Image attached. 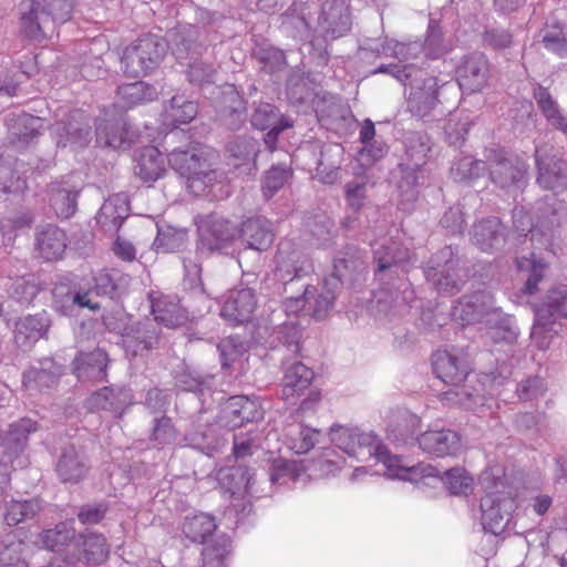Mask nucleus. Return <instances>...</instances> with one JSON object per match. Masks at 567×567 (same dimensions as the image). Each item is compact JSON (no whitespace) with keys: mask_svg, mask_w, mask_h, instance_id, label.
Here are the masks:
<instances>
[{"mask_svg":"<svg viewBox=\"0 0 567 567\" xmlns=\"http://www.w3.org/2000/svg\"><path fill=\"white\" fill-rule=\"evenodd\" d=\"M166 42L155 34H145L123 51L121 64L128 76H145L155 70L166 54Z\"/></svg>","mask_w":567,"mask_h":567,"instance_id":"6e6552de","label":"nucleus"},{"mask_svg":"<svg viewBox=\"0 0 567 567\" xmlns=\"http://www.w3.org/2000/svg\"><path fill=\"white\" fill-rule=\"evenodd\" d=\"M109 358L102 349L81 352L73 360V372L80 381H103Z\"/></svg>","mask_w":567,"mask_h":567,"instance_id":"bb28decb","label":"nucleus"},{"mask_svg":"<svg viewBox=\"0 0 567 567\" xmlns=\"http://www.w3.org/2000/svg\"><path fill=\"white\" fill-rule=\"evenodd\" d=\"M37 430V423L28 417L20 419L10 425L4 439L6 446L2 449L6 455L0 461V502L3 498L4 488L10 481L7 462H12V455H17L25 447L28 436Z\"/></svg>","mask_w":567,"mask_h":567,"instance_id":"2eb2a0df","label":"nucleus"},{"mask_svg":"<svg viewBox=\"0 0 567 567\" xmlns=\"http://www.w3.org/2000/svg\"><path fill=\"white\" fill-rule=\"evenodd\" d=\"M487 168L486 162L465 156L451 167V175L456 182L478 178Z\"/></svg>","mask_w":567,"mask_h":567,"instance_id":"13d9d810","label":"nucleus"},{"mask_svg":"<svg viewBox=\"0 0 567 567\" xmlns=\"http://www.w3.org/2000/svg\"><path fill=\"white\" fill-rule=\"evenodd\" d=\"M235 236V229L224 219H215L199 227L200 241L208 249H221Z\"/></svg>","mask_w":567,"mask_h":567,"instance_id":"a18cd8bd","label":"nucleus"},{"mask_svg":"<svg viewBox=\"0 0 567 567\" xmlns=\"http://www.w3.org/2000/svg\"><path fill=\"white\" fill-rule=\"evenodd\" d=\"M128 200L125 194L110 196L100 208L97 223L104 229H118L124 219L128 216Z\"/></svg>","mask_w":567,"mask_h":567,"instance_id":"f704fd0d","label":"nucleus"},{"mask_svg":"<svg viewBox=\"0 0 567 567\" xmlns=\"http://www.w3.org/2000/svg\"><path fill=\"white\" fill-rule=\"evenodd\" d=\"M72 12L69 0H35L28 12H22L21 30L24 35L34 41H41L51 35L58 23L66 22Z\"/></svg>","mask_w":567,"mask_h":567,"instance_id":"39448f33","label":"nucleus"},{"mask_svg":"<svg viewBox=\"0 0 567 567\" xmlns=\"http://www.w3.org/2000/svg\"><path fill=\"white\" fill-rule=\"evenodd\" d=\"M368 184L363 179H353L346 184L344 195L347 204L354 210L364 206Z\"/></svg>","mask_w":567,"mask_h":567,"instance_id":"774afa93","label":"nucleus"},{"mask_svg":"<svg viewBox=\"0 0 567 567\" xmlns=\"http://www.w3.org/2000/svg\"><path fill=\"white\" fill-rule=\"evenodd\" d=\"M341 464L342 458L336 456L332 450H327L319 458L307 463L308 474H310V477H326L333 475L341 468Z\"/></svg>","mask_w":567,"mask_h":567,"instance_id":"bf43d9fd","label":"nucleus"},{"mask_svg":"<svg viewBox=\"0 0 567 567\" xmlns=\"http://www.w3.org/2000/svg\"><path fill=\"white\" fill-rule=\"evenodd\" d=\"M61 367L52 359L47 358L40 362V367H32L23 373V386L29 390L49 389L53 386L61 375Z\"/></svg>","mask_w":567,"mask_h":567,"instance_id":"c9c22d12","label":"nucleus"},{"mask_svg":"<svg viewBox=\"0 0 567 567\" xmlns=\"http://www.w3.org/2000/svg\"><path fill=\"white\" fill-rule=\"evenodd\" d=\"M215 158L216 154L212 148L194 143L186 150L172 151L168 163L175 172L187 179V188L199 195L216 177L212 168Z\"/></svg>","mask_w":567,"mask_h":567,"instance_id":"7ed1b4c3","label":"nucleus"},{"mask_svg":"<svg viewBox=\"0 0 567 567\" xmlns=\"http://www.w3.org/2000/svg\"><path fill=\"white\" fill-rule=\"evenodd\" d=\"M251 124L258 130H269L265 136V144L270 152L276 148L278 135L286 128L292 127V121L281 115L277 109L269 103H260L251 116Z\"/></svg>","mask_w":567,"mask_h":567,"instance_id":"6ab92c4d","label":"nucleus"},{"mask_svg":"<svg viewBox=\"0 0 567 567\" xmlns=\"http://www.w3.org/2000/svg\"><path fill=\"white\" fill-rule=\"evenodd\" d=\"M50 327V318L45 311L19 318L14 327V341L20 347H28L43 338Z\"/></svg>","mask_w":567,"mask_h":567,"instance_id":"cd10ccee","label":"nucleus"},{"mask_svg":"<svg viewBox=\"0 0 567 567\" xmlns=\"http://www.w3.org/2000/svg\"><path fill=\"white\" fill-rule=\"evenodd\" d=\"M426 280L442 295H452L460 290L465 274L458 268V259L451 247L440 250L424 270Z\"/></svg>","mask_w":567,"mask_h":567,"instance_id":"9b49d317","label":"nucleus"},{"mask_svg":"<svg viewBox=\"0 0 567 567\" xmlns=\"http://www.w3.org/2000/svg\"><path fill=\"white\" fill-rule=\"evenodd\" d=\"M485 157L494 184L504 189L522 187L527 172L523 161L508 156L503 150H489Z\"/></svg>","mask_w":567,"mask_h":567,"instance_id":"f8f14e48","label":"nucleus"},{"mask_svg":"<svg viewBox=\"0 0 567 567\" xmlns=\"http://www.w3.org/2000/svg\"><path fill=\"white\" fill-rule=\"evenodd\" d=\"M518 270L527 271L528 276L524 286V292L527 295H534L538 290V284L544 279L547 262L543 259H537L535 254L530 255V258L522 257L516 259Z\"/></svg>","mask_w":567,"mask_h":567,"instance_id":"603ef678","label":"nucleus"},{"mask_svg":"<svg viewBox=\"0 0 567 567\" xmlns=\"http://www.w3.org/2000/svg\"><path fill=\"white\" fill-rule=\"evenodd\" d=\"M215 518L205 513L185 516L182 534L192 543L205 544L216 530Z\"/></svg>","mask_w":567,"mask_h":567,"instance_id":"58836bf2","label":"nucleus"},{"mask_svg":"<svg viewBox=\"0 0 567 567\" xmlns=\"http://www.w3.org/2000/svg\"><path fill=\"white\" fill-rule=\"evenodd\" d=\"M74 174L54 182L49 187V202L56 216L70 218L76 210V199L81 190Z\"/></svg>","mask_w":567,"mask_h":567,"instance_id":"4be33fe9","label":"nucleus"},{"mask_svg":"<svg viewBox=\"0 0 567 567\" xmlns=\"http://www.w3.org/2000/svg\"><path fill=\"white\" fill-rule=\"evenodd\" d=\"M241 236L249 248L258 251L268 249L275 239L272 224L265 217L246 220L241 227Z\"/></svg>","mask_w":567,"mask_h":567,"instance_id":"473e14b6","label":"nucleus"},{"mask_svg":"<svg viewBox=\"0 0 567 567\" xmlns=\"http://www.w3.org/2000/svg\"><path fill=\"white\" fill-rule=\"evenodd\" d=\"M319 431L302 424L290 425L287 430L288 446L297 454L310 451L318 442Z\"/></svg>","mask_w":567,"mask_h":567,"instance_id":"6e6d98bb","label":"nucleus"},{"mask_svg":"<svg viewBox=\"0 0 567 567\" xmlns=\"http://www.w3.org/2000/svg\"><path fill=\"white\" fill-rule=\"evenodd\" d=\"M349 6L344 0L327 1L318 18V31L326 40H336L346 35L351 29Z\"/></svg>","mask_w":567,"mask_h":567,"instance_id":"a211bd4d","label":"nucleus"},{"mask_svg":"<svg viewBox=\"0 0 567 567\" xmlns=\"http://www.w3.org/2000/svg\"><path fill=\"white\" fill-rule=\"evenodd\" d=\"M25 544L12 533L0 537V565L3 567H28L22 558Z\"/></svg>","mask_w":567,"mask_h":567,"instance_id":"3c124183","label":"nucleus"},{"mask_svg":"<svg viewBox=\"0 0 567 567\" xmlns=\"http://www.w3.org/2000/svg\"><path fill=\"white\" fill-rule=\"evenodd\" d=\"M513 223L520 235L527 237L529 234V239L533 244L537 241L540 246H547L550 243L553 237L551 231L543 230L540 227L534 226L523 207L513 210Z\"/></svg>","mask_w":567,"mask_h":567,"instance_id":"5fc2aeb1","label":"nucleus"},{"mask_svg":"<svg viewBox=\"0 0 567 567\" xmlns=\"http://www.w3.org/2000/svg\"><path fill=\"white\" fill-rule=\"evenodd\" d=\"M126 123L122 116L106 118L101 117L96 122V142L100 145L121 148L130 146L132 138L128 136Z\"/></svg>","mask_w":567,"mask_h":567,"instance_id":"c756f323","label":"nucleus"},{"mask_svg":"<svg viewBox=\"0 0 567 567\" xmlns=\"http://www.w3.org/2000/svg\"><path fill=\"white\" fill-rule=\"evenodd\" d=\"M330 440L339 450L358 461L374 458L377 464L383 466V475L389 478L419 482L422 478L440 477L439 470L431 464L408 465L403 463L401 457L391 454L372 433L336 425L331 427Z\"/></svg>","mask_w":567,"mask_h":567,"instance_id":"f03ea898","label":"nucleus"},{"mask_svg":"<svg viewBox=\"0 0 567 567\" xmlns=\"http://www.w3.org/2000/svg\"><path fill=\"white\" fill-rule=\"evenodd\" d=\"M534 99L548 124L567 134V117L563 114L557 101L551 96L548 90L537 85L534 89Z\"/></svg>","mask_w":567,"mask_h":567,"instance_id":"c03bdc74","label":"nucleus"},{"mask_svg":"<svg viewBox=\"0 0 567 567\" xmlns=\"http://www.w3.org/2000/svg\"><path fill=\"white\" fill-rule=\"evenodd\" d=\"M117 96L122 107H133L153 101L157 96V91L143 81H136L120 85Z\"/></svg>","mask_w":567,"mask_h":567,"instance_id":"49530a36","label":"nucleus"},{"mask_svg":"<svg viewBox=\"0 0 567 567\" xmlns=\"http://www.w3.org/2000/svg\"><path fill=\"white\" fill-rule=\"evenodd\" d=\"M82 113L74 111L70 115L68 123L63 121H56L51 132L55 138L58 147L70 146L72 148L85 147L91 141L90 127L87 124H82L80 120Z\"/></svg>","mask_w":567,"mask_h":567,"instance_id":"b1692460","label":"nucleus"},{"mask_svg":"<svg viewBox=\"0 0 567 567\" xmlns=\"http://www.w3.org/2000/svg\"><path fill=\"white\" fill-rule=\"evenodd\" d=\"M291 172L282 165L272 166L265 175L262 192L266 198L272 197L290 177Z\"/></svg>","mask_w":567,"mask_h":567,"instance_id":"0e129e2a","label":"nucleus"},{"mask_svg":"<svg viewBox=\"0 0 567 567\" xmlns=\"http://www.w3.org/2000/svg\"><path fill=\"white\" fill-rule=\"evenodd\" d=\"M82 554L87 564L99 565L106 560L110 546L102 534L87 533L81 536Z\"/></svg>","mask_w":567,"mask_h":567,"instance_id":"864d4df0","label":"nucleus"},{"mask_svg":"<svg viewBox=\"0 0 567 567\" xmlns=\"http://www.w3.org/2000/svg\"><path fill=\"white\" fill-rule=\"evenodd\" d=\"M388 73L409 86L408 111L419 118H437L456 109L460 87L454 81H444L416 68L414 64H382L371 74Z\"/></svg>","mask_w":567,"mask_h":567,"instance_id":"f257e3e1","label":"nucleus"},{"mask_svg":"<svg viewBox=\"0 0 567 567\" xmlns=\"http://www.w3.org/2000/svg\"><path fill=\"white\" fill-rule=\"evenodd\" d=\"M310 6L308 3H293L281 16V29L293 39H311Z\"/></svg>","mask_w":567,"mask_h":567,"instance_id":"7c9ffc66","label":"nucleus"},{"mask_svg":"<svg viewBox=\"0 0 567 567\" xmlns=\"http://www.w3.org/2000/svg\"><path fill=\"white\" fill-rule=\"evenodd\" d=\"M6 287L10 297L20 303H30L40 291L37 277L29 272L19 276L10 271Z\"/></svg>","mask_w":567,"mask_h":567,"instance_id":"37998d69","label":"nucleus"},{"mask_svg":"<svg viewBox=\"0 0 567 567\" xmlns=\"http://www.w3.org/2000/svg\"><path fill=\"white\" fill-rule=\"evenodd\" d=\"M197 112L198 106L194 101L186 99L184 95H175L165 109L164 122L173 126L187 124L195 118Z\"/></svg>","mask_w":567,"mask_h":567,"instance_id":"de8ad7c7","label":"nucleus"},{"mask_svg":"<svg viewBox=\"0 0 567 567\" xmlns=\"http://www.w3.org/2000/svg\"><path fill=\"white\" fill-rule=\"evenodd\" d=\"M432 367L436 377L446 384L460 385L468 374L465 352L461 349H440L432 354Z\"/></svg>","mask_w":567,"mask_h":567,"instance_id":"4468645a","label":"nucleus"},{"mask_svg":"<svg viewBox=\"0 0 567 567\" xmlns=\"http://www.w3.org/2000/svg\"><path fill=\"white\" fill-rule=\"evenodd\" d=\"M56 472L63 482H79L87 472L84 456L74 446L65 447L56 463Z\"/></svg>","mask_w":567,"mask_h":567,"instance_id":"ea45409f","label":"nucleus"},{"mask_svg":"<svg viewBox=\"0 0 567 567\" xmlns=\"http://www.w3.org/2000/svg\"><path fill=\"white\" fill-rule=\"evenodd\" d=\"M256 306L257 299L252 289H233L225 296L220 316L234 324L244 323L250 319Z\"/></svg>","mask_w":567,"mask_h":567,"instance_id":"aec40b11","label":"nucleus"},{"mask_svg":"<svg viewBox=\"0 0 567 567\" xmlns=\"http://www.w3.org/2000/svg\"><path fill=\"white\" fill-rule=\"evenodd\" d=\"M41 508L42 506L38 498L11 501L7 507L4 520L10 526L18 525L21 522L34 518Z\"/></svg>","mask_w":567,"mask_h":567,"instance_id":"4d7b16f0","label":"nucleus"},{"mask_svg":"<svg viewBox=\"0 0 567 567\" xmlns=\"http://www.w3.org/2000/svg\"><path fill=\"white\" fill-rule=\"evenodd\" d=\"M495 310L493 296L487 291H476L460 299L452 307L451 316L462 324L486 323Z\"/></svg>","mask_w":567,"mask_h":567,"instance_id":"dca6fc26","label":"nucleus"},{"mask_svg":"<svg viewBox=\"0 0 567 567\" xmlns=\"http://www.w3.org/2000/svg\"><path fill=\"white\" fill-rule=\"evenodd\" d=\"M132 399L131 391L125 388L105 386L87 399V408L92 411H107L120 416L132 404Z\"/></svg>","mask_w":567,"mask_h":567,"instance_id":"393cba45","label":"nucleus"},{"mask_svg":"<svg viewBox=\"0 0 567 567\" xmlns=\"http://www.w3.org/2000/svg\"><path fill=\"white\" fill-rule=\"evenodd\" d=\"M262 416L256 401L244 395L231 396L224 404L220 413V424L230 430L240 427L245 422H252Z\"/></svg>","mask_w":567,"mask_h":567,"instance_id":"412c9836","label":"nucleus"},{"mask_svg":"<svg viewBox=\"0 0 567 567\" xmlns=\"http://www.w3.org/2000/svg\"><path fill=\"white\" fill-rule=\"evenodd\" d=\"M534 316L530 339L539 350L545 351L559 333V321L567 318V285L549 289L534 307Z\"/></svg>","mask_w":567,"mask_h":567,"instance_id":"20e7f679","label":"nucleus"},{"mask_svg":"<svg viewBox=\"0 0 567 567\" xmlns=\"http://www.w3.org/2000/svg\"><path fill=\"white\" fill-rule=\"evenodd\" d=\"M486 324L489 327V336L495 343L513 344L519 337V329L514 317L503 313L499 308H496Z\"/></svg>","mask_w":567,"mask_h":567,"instance_id":"a19ab883","label":"nucleus"},{"mask_svg":"<svg viewBox=\"0 0 567 567\" xmlns=\"http://www.w3.org/2000/svg\"><path fill=\"white\" fill-rule=\"evenodd\" d=\"M440 480L445 484L450 493L454 495H466L473 487V477L461 467L446 471Z\"/></svg>","mask_w":567,"mask_h":567,"instance_id":"052dcab7","label":"nucleus"},{"mask_svg":"<svg viewBox=\"0 0 567 567\" xmlns=\"http://www.w3.org/2000/svg\"><path fill=\"white\" fill-rule=\"evenodd\" d=\"M420 423V419L413 414L404 419L408 436L402 439V443H408L409 439L415 440L424 453L434 457L455 456L462 451L461 436L456 431L432 426L419 433Z\"/></svg>","mask_w":567,"mask_h":567,"instance_id":"0eeeda50","label":"nucleus"},{"mask_svg":"<svg viewBox=\"0 0 567 567\" xmlns=\"http://www.w3.org/2000/svg\"><path fill=\"white\" fill-rule=\"evenodd\" d=\"M196 33L194 28L186 30V35H177L175 41V48L173 49L176 59L182 65L187 66V79L192 83L203 84L213 81L215 69L210 63L202 60V54L205 48L195 41L194 34Z\"/></svg>","mask_w":567,"mask_h":567,"instance_id":"1a4fd4ad","label":"nucleus"},{"mask_svg":"<svg viewBox=\"0 0 567 567\" xmlns=\"http://www.w3.org/2000/svg\"><path fill=\"white\" fill-rule=\"evenodd\" d=\"M65 248V233L56 226L48 225L38 233L37 249L42 258L49 261L60 259Z\"/></svg>","mask_w":567,"mask_h":567,"instance_id":"e433bc0d","label":"nucleus"},{"mask_svg":"<svg viewBox=\"0 0 567 567\" xmlns=\"http://www.w3.org/2000/svg\"><path fill=\"white\" fill-rule=\"evenodd\" d=\"M230 155L244 164H255L258 143L250 137H239L228 144Z\"/></svg>","mask_w":567,"mask_h":567,"instance_id":"e2e57ef3","label":"nucleus"},{"mask_svg":"<svg viewBox=\"0 0 567 567\" xmlns=\"http://www.w3.org/2000/svg\"><path fill=\"white\" fill-rule=\"evenodd\" d=\"M551 146L542 145L535 148V159L538 168L537 182L543 188L553 189L560 202L567 199V165L550 154Z\"/></svg>","mask_w":567,"mask_h":567,"instance_id":"ddd939ff","label":"nucleus"},{"mask_svg":"<svg viewBox=\"0 0 567 567\" xmlns=\"http://www.w3.org/2000/svg\"><path fill=\"white\" fill-rule=\"evenodd\" d=\"M150 300L152 313L158 323L175 328L188 320L189 312L181 305L177 296L153 292L150 295Z\"/></svg>","mask_w":567,"mask_h":567,"instance_id":"5701e85b","label":"nucleus"},{"mask_svg":"<svg viewBox=\"0 0 567 567\" xmlns=\"http://www.w3.org/2000/svg\"><path fill=\"white\" fill-rule=\"evenodd\" d=\"M373 257L379 271H384L410 260V251L401 248L399 243L393 239H382L373 245Z\"/></svg>","mask_w":567,"mask_h":567,"instance_id":"4c0bfd02","label":"nucleus"},{"mask_svg":"<svg viewBox=\"0 0 567 567\" xmlns=\"http://www.w3.org/2000/svg\"><path fill=\"white\" fill-rule=\"evenodd\" d=\"M275 277L285 286L299 281L313 272V264L303 249L291 239L279 243L275 257Z\"/></svg>","mask_w":567,"mask_h":567,"instance_id":"9d476101","label":"nucleus"},{"mask_svg":"<svg viewBox=\"0 0 567 567\" xmlns=\"http://www.w3.org/2000/svg\"><path fill=\"white\" fill-rule=\"evenodd\" d=\"M92 291L84 292H68L64 296L54 291V308L64 316H72L75 307L87 308L96 310L100 308L99 303L91 298Z\"/></svg>","mask_w":567,"mask_h":567,"instance_id":"8fccbe9b","label":"nucleus"},{"mask_svg":"<svg viewBox=\"0 0 567 567\" xmlns=\"http://www.w3.org/2000/svg\"><path fill=\"white\" fill-rule=\"evenodd\" d=\"M543 43L545 48L563 56L567 52V41L560 23L547 25L544 30Z\"/></svg>","mask_w":567,"mask_h":567,"instance_id":"338daca9","label":"nucleus"},{"mask_svg":"<svg viewBox=\"0 0 567 567\" xmlns=\"http://www.w3.org/2000/svg\"><path fill=\"white\" fill-rule=\"evenodd\" d=\"M473 243L482 250L491 252L504 243V226L496 217L486 218L473 226Z\"/></svg>","mask_w":567,"mask_h":567,"instance_id":"2f4dec72","label":"nucleus"},{"mask_svg":"<svg viewBox=\"0 0 567 567\" xmlns=\"http://www.w3.org/2000/svg\"><path fill=\"white\" fill-rule=\"evenodd\" d=\"M421 45L422 52L431 59L440 58L446 52L442 28L435 20H430L424 44Z\"/></svg>","mask_w":567,"mask_h":567,"instance_id":"680f3d73","label":"nucleus"},{"mask_svg":"<svg viewBox=\"0 0 567 567\" xmlns=\"http://www.w3.org/2000/svg\"><path fill=\"white\" fill-rule=\"evenodd\" d=\"M176 439V430L167 416L156 417L152 430L151 441L155 446L172 444Z\"/></svg>","mask_w":567,"mask_h":567,"instance_id":"69168bd1","label":"nucleus"},{"mask_svg":"<svg viewBox=\"0 0 567 567\" xmlns=\"http://www.w3.org/2000/svg\"><path fill=\"white\" fill-rule=\"evenodd\" d=\"M485 495L481 499L482 526L485 532L498 535L504 532L515 508V501L509 492L505 491L504 481L489 480L485 474L482 478Z\"/></svg>","mask_w":567,"mask_h":567,"instance_id":"423d86ee","label":"nucleus"},{"mask_svg":"<svg viewBox=\"0 0 567 567\" xmlns=\"http://www.w3.org/2000/svg\"><path fill=\"white\" fill-rule=\"evenodd\" d=\"M74 522L68 520L47 529L39 535V543L49 550L60 551L75 537Z\"/></svg>","mask_w":567,"mask_h":567,"instance_id":"09e8293b","label":"nucleus"},{"mask_svg":"<svg viewBox=\"0 0 567 567\" xmlns=\"http://www.w3.org/2000/svg\"><path fill=\"white\" fill-rule=\"evenodd\" d=\"M457 82L461 91L475 93L482 91L489 78V64L483 53L474 52L465 55L456 69Z\"/></svg>","mask_w":567,"mask_h":567,"instance_id":"f3484780","label":"nucleus"},{"mask_svg":"<svg viewBox=\"0 0 567 567\" xmlns=\"http://www.w3.org/2000/svg\"><path fill=\"white\" fill-rule=\"evenodd\" d=\"M270 482L278 486H296L305 484L310 477L305 461H287L277 458L269 468Z\"/></svg>","mask_w":567,"mask_h":567,"instance_id":"c85d7f7f","label":"nucleus"},{"mask_svg":"<svg viewBox=\"0 0 567 567\" xmlns=\"http://www.w3.org/2000/svg\"><path fill=\"white\" fill-rule=\"evenodd\" d=\"M340 285V276L332 274L330 277L324 279L320 292L317 291L316 287L311 286L313 289V297L310 296L308 315L319 320L326 318L333 307L336 291L339 289Z\"/></svg>","mask_w":567,"mask_h":567,"instance_id":"72a5a7b5","label":"nucleus"},{"mask_svg":"<svg viewBox=\"0 0 567 567\" xmlns=\"http://www.w3.org/2000/svg\"><path fill=\"white\" fill-rule=\"evenodd\" d=\"M313 377V371L301 362H293L288 365L281 381L284 400L293 403L309 389Z\"/></svg>","mask_w":567,"mask_h":567,"instance_id":"a878e982","label":"nucleus"},{"mask_svg":"<svg viewBox=\"0 0 567 567\" xmlns=\"http://www.w3.org/2000/svg\"><path fill=\"white\" fill-rule=\"evenodd\" d=\"M165 172V157L154 146L144 147L135 166L136 175L144 182L158 179Z\"/></svg>","mask_w":567,"mask_h":567,"instance_id":"79ce46f5","label":"nucleus"}]
</instances>
